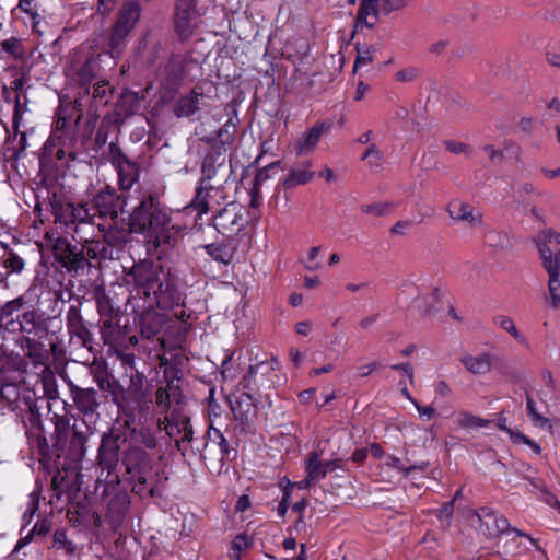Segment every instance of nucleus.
Here are the masks:
<instances>
[{"mask_svg":"<svg viewBox=\"0 0 560 560\" xmlns=\"http://www.w3.org/2000/svg\"><path fill=\"white\" fill-rule=\"evenodd\" d=\"M128 277L138 295L155 303L162 310H173V316L184 319V300L176 288L175 278L162 264L153 260H141L130 269Z\"/></svg>","mask_w":560,"mask_h":560,"instance_id":"1","label":"nucleus"},{"mask_svg":"<svg viewBox=\"0 0 560 560\" xmlns=\"http://www.w3.org/2000/svg\"><path fill=\"white\" fill-rule=\"evenodd\" d=\"M129 229L144 236L149 247L166 253L175 245L178 229L172 221L171 212L158 198L144 196L129 214Z\"/></svg>","mask_w":560,"mask_h":560,"instance_id":"2","label":"nucleus"},{"mask_svg":"<svg viewBox=\"0 0 560 560\" xmlns=\"http://www.w3.org/2000/svg\"><path fill=\"white\" fill-rule=\"evenodd\" d=\"M54 447L58 456L65 454L72 462H80L86 453V443L93 429L83 419L54 416Z\"/></svg>","mask_w":560,"mask_h":560,"instance_id":"3","label":"nucleus"},{"mask_svg":"<svg viewBox=\"0 0 560 560\" xmlns=\"http://www.w3.org/2000/svg\"><path fill=\"white\" fill-rule=\"evenodd\" d=\"M236 126L229 120L218 131L217 139L213 140L210 151L203 158L201 165L203 182H214L223 186L232 176V165L230 161L229 149L233 142Z\"/></svg>","mask_w":560,"mask_h":560,"instance_id":"4","label":"nucleus"},{"mask_svg":"<svg viewBox=\"0 0 560 560\" xmlns=\"http://www.w3.org/2000/svg\"><path fill=\"white\" fill-rule=\"evenodd\" d=\"M249 224L247 209L237 202L226 205L213 218V226L226 238H235L242 243V252L249 247L250 235L247 231Z\"/></svg>","mask_w":560,"mask_h":560,"instance_id":"5","label":"nucleus"},{"mask_svg":"<svg viewBox=\"0 0 560 560\" xmlns=\"http://www.w3.org/2000/svg\"><path fill=\"white\" fill-rule=\"evenodd\" d=\"M205 443L202 448L199 445L191 444L189 453L194 455L195 448L199 453V457L211 472H220L225 458H230L231 454L235 452L228 446V442L220 430L210 427L205 435Z\"/></svg>","mask_w":560,"mask_h":560,"instance_id":"6","label":"nucleus"},{"mask_svg":"<svg viewBox=\"0 0 560 560\" xmlns=\"http://www.w3.org/2000/svg\"><path fill=\"white\" fill-rule=\"evenodd\" d=\"M470 517H476L478 520L481 533L489 538H497L505 533L512 532L518 537H527L532 542L535 541V539L526 533L512 527L506 517L498 514L489 506H485L479 510H471L468 518Z\"/></svg>","mask_w":560,"mask_h":560,"instance_id":"7","label":"nucleus"},{"mask_svg":"<svg viewBox=\"0 0 560 560\" xmlns=\"http://www.w3.org/2000/svg\"><path fill=\"white\" fill-rule=\"evenodd\" d=\"M165 422L164 430L168 436H182L176 440V447L182 452L183 456H187L189 454V446L195 442L189 416L178 407H173L170 413L166 415Z\"/></svg>","mask_w":560,"mask_h":560,"instance_id":"8","label":"nucleus"},{"mask_svg":"<svg viewBox=\"0 0 560 560\" xmlns=\"http://www.w3.org/2000/svg\"><path fill=\"white\" fill-rule=\"evenodd\" d=\"M46 237L52 241L49 233H46ZM51 247L55 259L70 273L78 272L83 270L85 266H90V262L86 261L84 249L72 245L66 237L58 236L55 238Z\"/></svg>","mask_w":560,"mask_h":560,"instance_id":"9","label":"nucleus"},{"mask_svg":"<svg viewBox=\"0 0 560 560\" xmlns=\"http://www.w3.org/2000/svg\"><path fill=\"white\" fill-rule=\"evenodd\" d=\"M199 14L196 11V0H176L174 27L182 42L189 39L197 27Z\"/></svg>","mask_w":560,"mask_h":560,"instance_id":"10","label":"nucleus"},{"mask_svg":"<svg viewBox=\"0 0 560 560\" xmlns=\"http://www.w3.org/2000/svg\"><path fill=\"white\" fill-rule=\"evenodd\" d=\"M278 362L272 359L270 362L261 361L248 368L247 373L238 383V389L249 390L258 394L261 388H271V373L276 370Z\"/></svg>","mask_w":560,"mask_h":560,"instance_id":"11","label":"nucleus"},{"mask_svg":"<svg viewBox=\"0 0 560 560\" xmlns=\"http://www.w3.org/2000/svg\"><path fill=\"white\" fill-rule=\"evenodd\" d=\"M92 203L100 218L116 221L118 215L125 212L127 197L125 194L116 195L115 190L107 186L93 197Z\"/></svg>","mask_w":560,"mask_h":560,"instance_id":"12","label":"nucleus"},{"mask_svg":"<svg viewBox=\"0 0 560 560\" xmlns=\"http://www.w3.org/2000/svg\"><path fill=\"white\" fill-rule=\"evenodd\" d=\"M126 442V438L119 430H110L104 433L98 448V465L108 471L115 469L119 462V451L121 443Z\"/></svg>","mask_w":560,"mask_h":560,"instance_id":"13","label":"nucleus"},{"mask_svg":"<svg viewBox=\"0 0 560 560\" xmlns=\"http://www.w3.org/2000/svg\"><path fill=\"white\" fill-rule=\"evenodd\" d=\"M113 164L118 173V183L121 190H129L139 178V166L129 160L114 143L110 144Z\"/></svg>","mask_w":560,"mask_h":560,"instance_id":"14","label":"nucleus"},{"mask_svg":"<svg viewBox=\"0 0 560 560\" xmlns=\"http://www.w3.org/2000/svg\"><path fill=\"white\" fill-rule=\"evenodd\" d=\"M61 376L69 387L77 409L84 416H92L96 413L100 407L96 390L94 388H82L75 385L66 374Z\"/></svg>","mask_w":560,"mask_h":560,"instance_id":"15","label":"nucleus"},{"mask_svg":"<svg viewBox=\"0 0 560 560\" xmlns=\"http://www.w3.org/2000/svg\"><path fill=\"white\" fill-rule=\"evenodd\" d=\"M446 210L453 221L460 222L469 229L480 228L483 224L482 212L467 202L452 200Z\"/></svg>","mask_w":560,"mask_h":560,"instance_id":"16","label":"nucleus"},{"mask_svg":"<svg viewBox=\"0 0 560 560\" xmlns=\"http://www.w3.org/2000/svg\"><path fill=\"white\" fill-rule=\"evenodd\" d=\"M222 186L214 182L200 180L196 196L189 205V208L196 210L198 214L207 213L213 205H219L218 195L221 192Z\"/></svg>","mask_w":560,"mask_h":560,"instance_id":"17","label":"nucleus"},{"mask_svg":"<svg viewBox=\"0 0 560 560\" xmlns=\"http://www.w3.org/2000/svg\"><path fill=\"white\" fill-rule=\"evenodd\" d=\"M234 401H231V410L236 421L248 424L257 417L256 393L241 389Z\"/></svg>","mask_w":560,"mask_h":560,"instance_id":"18","label":"nucleus"},{"mask_svg":"<svg viewBox=\"0 0 560 560\" xmlns=\"http://www.w3.org/2000/svg\"><path fill=\"white\" fill-rule=\"evenodd\" d=\"M122 463L129 475H150L151 459L149 454L139 446H129L122 456Z\"/></svg>","mask_w":560,"mask_h":560,"instance_id":"19","label":"nucleus"},{"mask_svg":"<svg viewBox=\"0 0 560 560\" xmlns=\"http://www.w3.org/2000/svg\"><path fill=\"white\" fill-rule=\"evenodd\" d=\"M330 122H317L305 135L301 136L295 143L298 155H306L314 151L322 136L330 131Z\"/></svg>","mask_w":560,"mask_h":560,"instance_id":"20","label":"nucleus"},{"mask_svg":"<svg viewBox=\"0 0 560 560\" xmlns=\"http://www.w3.org/2000/svg\"><path fill=\"white\" fill-rule=\"evenodd\" d=\"M153 303L145 310L139 318L140 332L147 339L155 337L163 328L166 318L162 313L152 308Z\"/></svg>","mask_w":560,"mask_h":560,"instance_id":"21","label":"nucleus"},{"mask_svg":"<svg viewBox=\"0 0 560 560\" xmlns=\"http://www.w3.org/2000/svg\"><path fill=\"white\" fill-rule=\"evenodd\" d=\"M186 66L187 60L180 55H173L168 62L165 66V85L172 90L176 91L186 74Z\"/></svg>","mask_w":560,"mask_h":560,"instance_id":"22","label":"nucleus"},{"mask_svg":"<svg viewBox=\"0 0 560 560\" xmlns=\"http://www.w3.org/2000/svg\"><path fill=\"white\" fill-rule=\"evenodd\" d=\"M160 360L161 365L167 366L165 369V377L176 378L178 382L182 378L183 371L188 363V358L184 354L182 349L164 351Z\"/></svg>","mask_w":560,"mask_h":560,"instance_id":"23","label":"nucleus"},{"mask_svg":"<svg viewBox=\"0 0 560 560\" xmlns=\"http://www.w3.org/2000/svg\"><path fill=\"white\" fill-rule=\"evenodd\" d=\"M315 176V172L312 170V161H303L294 164L289 174L284 177L282 185L285 189L295 188L299 185H305L310 183Z\"/></svg>","mask_w":560,"mask_h":560,"instance_id":"24","label":"nucleus"},{"mask_svg":"<svg viewBox=\"0 0 560 560\" xmlns=\"http://www.w3.org/2000/svg\"><path fill=\"white\" fill-rule=\"evenodd\" d=\"M94 217L91 210L84 203H73V226L72 233L73 238L85 233L94 232Z\"/></svg>","mask_w":560,"mask_h":560,"instance_id":"25","label":"nucleus"},{"mask_svg":"<svg viewBox=\"0 0 560 560\" xmlns=\"http://www.w3.org/2000/svg\"><path fill=\"white\" fill-rule=\"evenodd\" d=\"M203 98V92L199 86H195L188 94L180 96L174 106V114L177 117H188L200 109V101Z\"/></svg>","mask_w":560,"mask_h":560,"instance_id":"26","label":"nucleus"},{"mask_svg":"<svg viewBox=\"0 0 560 560\" xmlns=\"http://www.w3.org/2000/svg\"><path fill=\"white\" fill-rule=\"evenodd\" d=\"M240 247L242 248V243H238L235 238H226L222 244L207 245L206 250L215 260L228 265L232 261L235 252Z\"/></svg>","mask_w":560,"mask_h":560,"instance_id":"27","label":"nucleus"},{"mask_svg":"<svg viewBox=\"0 0 560 560\" xmlns=\"http://www.w3.org/2000/svg\"><path fill=\"white\" fill-rule=\"evenodd\" d=\"M100 57L101 55L89 56L78 71L79 82L84 94H90L89 84L97 78L101 71Z\"/></svg>","mask_w":560,"mask_h":560,"instance_id":"28","label":"nucleus"},{"mask_svg":"<svg viewBox=\"0 0 560 560\" xmlns=\"http://www.w3.org/2000/svg\"><path fill=\"white\" fill-rule=\"evenodd\" d=\"M460 362L468 372L475 375L487 374L491 370V355L489 353L464 355L460 358Z\"/></svg>","mask_w":560,"mask_h":560,"instance_id":"29","label":"nucleus"},{"mask_svg":"<svg viewBox=\"0 0 560 560\" xmlns=\"http://www.w3.org/2000/svg\"><path fill=\"white\" fill-rule=\"evenodd\" d=\"M140 13H141V5H140L139 1H137V0L127 1L120 9L116 23L121 26H126L127 28L132 31L136 23L139 21Z\"/></svg>","mask_w":560,"mask_h":560,"instance_id":"30","label":"nucleus"},{"mask_svg":"<svg viewBox=\"0 0 560 560\" xmlns=\"http://www.w3.org/2000/svg\"><path fill=\"white\" fill-rule=\"evenodd\" d=\"M442 295L440 288H433L430 293L416 298V306L422 315L430 316L435 313V304L440 302Z\"/></svg>","mask_w":560,"mask_h":560,"instance_id":"31","label":"nucleus"},{"mask_svg":"<svg viewBox=\"0 0 560 560\" xmlns=\"http://www.w3.org/2000/svg\"><path fill=\"white\" fill-rule=\"evenodd\" d=\"M380 12L382 11L378 0H362L359 10V19L368 27H373L378 21Z\"/></svg>","mask_w":560,"mask_h":560,"instance_id":"32","label":"nucleus"},{"mask_svg":"<svg viewBox=\"0 0 560 560\" xmlns=\"http://www.w3.org/2000/svg\"><path fill=\"white\" fill-rule=\"evenodd\" d=\"M55 223H60L72 231L73 203L56 201L51 205Z\"/></svg>","mask_w":560,"mask_h":560,"instance_id":"33","label":"nucleus"},{"mask_svg":"<svg viewBox=\"0 0 560 560\" xmlns=\"http://www.w3.org/2000/svg\"><path fill=\"white\" fill-rule=\"evenodd\" d=\"M94 380L98 385L100 389L108 392L113 396V400L117 405H119V395L121 393V387L118 384V382L106 372L97 373L94 376Z\"/></svg>","mask_w":560,"mask_h":560,"instance_id":"34","label":"nucleus"},{"mask_svg":"<svg viewBox=\"0 0 560 560\" xmlns=\"http://www.w3.org/2000/svg\"><path fill=\"white\" fill-rule=\"evenodd\" d=\"M456 423L459 428L464 430L477 429L488 427L491 421L488 419H483L478 417L471 412L466 410H462L456 416Z\"/></svg>","mask_w":560,"mask_h":560,"instance_id":"35","label":"nucleus"},{"mask_svg":"<svg viewBox=\"0 0 560 560\" xmlns=\"http://www.w3.org/2000/svg\"><path fill=\"white\" fill-rule=\"evenodd\" d=\"M131 30L115 23L110 38L109 47L112 57L116 58L120 55L121 48L125 46V39Z\"/></svg>","mask_w":560,"mask_h":560,"instance_id":"36","label":"nucleus"},{"mask_svg":"<svg viewBox=\"0 0 560 560\" xmlns=\"http://www.w3.org/2000/svg\"><path fill=\"white\" fill-rule=\"evenodd\" d=\"M306 471L308 475V480L314 481H318L327 475L326 468L323 465V462L319 460L317 453L310 454L306 463Z\"/></svg>","mask_w":560,"mask_h":560,"instance_id":"37","label":"nucleus"},{"mask_svg":"<svg viewBox=\"0 0 560 560\" xmlns=\"http://www.w3.org/2000/svg\"><path fill=\"white\" fill-rule=\"evenodd\" d=\"M113 89L109 88V83L105 80L98 81L93 85L92 100L95 106L107 105L113 94Z\"/></svg>","mask_w":560,"mask_h":560,"instance_id":"38","label":"nucleus"},{"mask_svg":"<svg viewBox=\"0 0 560 560\" xmlns=\"http://www.w3.org/2000/svg\"><path fill=\"white\" fill-rule=\"evenodd\" d=\"M92 237L93 232L85 233L84 235H79L78 237L79 241L84 244V246L81 249H84L88 262L89 259H98L101 253V242L94 241Z\"/></svg>","mask_w":560,"mask_h":560,"instance_id":"39","label":"nucleus"},{"mask_svg":"<svg viewBox=\"0 0 560 560\" xmlns=\"http://www.w3.org/2000/svg\"><path fill=\"white\" fill-rule=\"evenodd\" d=\"M42 383L44 387V394L48 399H57L59 396L56 377L54 372L46 366L42 372Z\"/></svg>","mask_w":560,"mask_h":560,"instance_id":"40","label":"nucleus"},{"mask_svg":"<svg viewBox=\"0 0 560 560\" xmlns=\"http://www.w3.org/2000/svg\"><path fill=\"white\" fill-rule=\"evenodd\" d=\"M553 234L552 229H546L540 231L535 237L534 242L537 246L540 258H546L553 256L552 250L548 246V243L551 242V235Z\"/></svg>","mask_w":560,"mask_h":560,"instance_id":"41","label":"nucleus"},{"mask_svg":"<svg viewBox=\"0 0 560 560\" xmlns=\"http://www.w3.org/2000/svg\"><path fill=\"white\" fill-rule=\"evenodd\" d=\"M167 385L164 387L166 392V398L167 402H165V406H167V409L172 410V406L177 407L180 405L183 395L180 387L177 383H175L176 378L168 377Z\"/></svg>","mask_w":560,"mask_h":560,"instance_id":"42","label":"nucleus"},{"mask_svg":"<svg viewBox=\"0 0 560 560\" xmlns=\"http://www.w3.org/2000/svg\"><path fill=\"white\" fill-rule=\"evenodd\" d=\"M135 483L132 486V492L140 497L149 495L153 498L155 495L154 487L149 482V475H132Z\"/></svg>","mask_w":560,"mask_h":560,"instance_id":"43","label":"nucleus"},{"mask_svg":"<svg viewBox=\"0 0 560 560\" xmlns=\"http://www.w3.org/2000/svg\"><path fill=\"white\" fill-rule=\"evenodd\" d=\"M25 346L27 348V357L32 359L35 364H43L46 359V352L43 345L31 338H25Z\"/></svg>","mask_w":560,"mask_h":560,"instance_id":"44","label":"nucleus"},{"mask_svg":"<svg viewBox=\"0 0 560 560\" xmlns=\"http://www.w3.org/2000/svg\"><path fill=\"white\" fill-rule=\"evenodd\" d=\"M357 49V58L354 61L353 70L357 71V69L361 66H366L373 61L375 48L370 45H363L360 46L359 44L355 45Z\"/></svg>","mask_w":560,"mask_h":560,"instance_id":"45","label":"nucleus"},{"mask_svg":"<svg viewBox=\"0 0 560 560\" xmlns=\"http://www.w3.org/2000/svg\"><path fill=\"white\" fill-rule=\"evenodd\" d=\"M526 409L535 425L541 428L548 425L551 429L550 420L537 411L536 404L528 393L526 394Z\"/></svg>","mask_w":560,"mask_h":560,"instance_id":"46","label":"nucleus"},{"mask_svg":"<svg viewBox=\"0 0 560 560\" xmlns=\"http://www.w3.org/2000/svg\"><path fill=\"white\" fill-rule=\"evenodd\" d=\"M494 323L500 328H502L503 330L508 331L514 339H516L521 343H524L525 338H524V336L521 335V332L516 328V326H515V324H514V322H513V319L511 317L504 316V315L497 316L494 318Z\"/></svg>","mask_w":560,"mask_h":560,"instance_id":"47","label":"nucleus"},{"mask_svg":"<svg viewBox=\"0 0 560 560\" xmlns=\"http://www.w3.org/2000/svg\"><path fill=\"white\" fill-rule=\"evenodd\" d=\"M362 160L368 161L370 167L380 170L382 167L383 152L375 143H371L363 153Z\"/></svg>","mask_w":560,"mask_h":560,"instance_id":"48","label":"nucleus"},{"mask_svg":"<svg viewBox=\"0 0 560 560\" xmlns=\"http://www.w3.org/2000/svg\"><path fill=\"white\" fill-rule=\"evenodd\" d=\"M2 264L10 272H21L24 268V260L13 250H9L2 257Z\"/></svg>","mask_w":560,"mask_h":560,"instance_id":"49","label":"nucleus"},{"mask_svg":"<svg viewBox=\"0 0 560 560\" xmlns=\"http://www.w3.org/2000/svg\"><path fill=\"white\" fill-rule=\"evenodd\" d=\"M1 48L13 56L15 59H22L24 56V48L21 40L16 37H11L0 43Z\"/></svg>","mask_w":560,"mask_h":560,"instance_id":"50","label":"nucleus"},{"mask_svg":"<svg viewBox=\"0 0 560 560\" xmlns=\"http://www.w3.org/2000/svg\"><path fill=\"white\" fill-rule=\"evenodd\" d=\"M24 303L25 302L22 296H19L14 300L4 303L0 308V324L2 323V320L12 317L14 313L19 312L23 307Z\"/></svg>","mask_w":560,"mask_h":560,"instance_id":"51","label":"nucleus"},{"mask_svg":"<svg viewBox=\"0 0 560 560\" xmlns=\"http://www.w3.org/2000/svg\"><path fill=\"white\" fill-rule=\"evenodd\" d=\"M36 322L37 315L35 311L24 312L21 319L18 320V329L26 334H32L35 330Z\"/></svg>","mask_w":560,"mask_h":560,"instance_id":"52","label":"nucleus"},{"mask_svg":"<svg viewBox=\"0 0 560 560\" xmlns=\"http://www.w3.org/2000/svg\"><path fill=\"white\" fill-rule=\"evenodd\" d=\"M540 259L542 261V266H544L545 270L548 273V281L559 279L560 278V260L558 259V257L550 256V257L540 258Z\"/></svg>","mask_w":560,"mask_h":560,"instance_id":"53","label":"nucleus"},{"mask_svg":"<svg viewBox=\"0 0 560 560\" xmlns=\"http://www.w3.org/2000/svg\"><path fill=\"white\" fill-rule=\"evenodd\" d=\"M540 259L542 261V266H544L545 270L548 273V281L559 279L560 278V260L558 259V257L550 256V257L540 258Z\"/></svg>","mask_w":560,"mask_h":560,"instance_id":"54","label":"nucleus"},{"mask_svg":"<svg viewBox=\"0 0 560 560\" xmlns=\"http://www.w3.org/2000/svg\"><path fill=\"white\" fill-rule=\"evenodd\" d=\"M393 203L389 202H375L362 206L361 210L364 213L383 217L393 210Z\"/></svg>","mask_w":560,"mask_h":560,"instance_id":"55","label":"nucleus"},{"mask_svg":"<svg viewBox=\"0 0 560 560\" xmlns=\"http://www.w3.org/2000/svg\"><path fill=\"white\" fill-rule=\"evenodd\" d=\"M96 304L101 315L112 316L114 306L104 291L96 293Z\"/></svg>","mask_w":560,"mask_h":560,"instance_id":"56","label":"nucleus"},{"mask_svg":"<svg viewBox=\"0 0 560 560\" xmlns=\"http://www.w3.org/2000/svg\"><path fill=\"white\" fill-rule=\"evenodd\" d=\"M380 1V8L381 11L384 14H389L393 11H398L404 9L409 4L411 0H378Z\"/></svg>","mask_w":560,"mask_h":560,"instance_id":"57","label":"nucleus"},{"mask_svg":"<svg viewBox=\"0 0 560 560\" xmlns=\"http://www.w3.org/2000/svg\"><path fill=\"white\" fill-rule=\"evenodd\" d=\"M444 147L447 151L454 154H464L465 156H470L471 154L469 145L464 142L446 140L444 141Z\"/></svg>","mask_w":560,"mask_h":560,"instance_id":"58","label":"nucleus"},{"mask_svg":"<svg viewBox=\"0 0 560 560\" xmlns=\"http://www.w3.org/2000/svg\"><path fill=\"white\" fill-rule=\"evenodd\" d=\"M548 291L551 300V307L560 310V278L548 281Z\"/></svg>","mask_w":560,"mask_h":560,"instance_id":"59","label":"nucleus"},{"mask_svg":"<svg viewBox=\"0 0 560 560\" xmlns=\"http://www.w3.org/2000/svg\"><path fill=\"white\" fill-rule=\"evenodd\" d=\"M419 77V70L415 67H408L396 72L395 79L398 82H412Z\"/></svg>","mask_w":560,"mask_h":560,"instance_id":"60","label":"nucleus"},{"mask_svg":"<svg viewBox=\"0 0 560 560\" xmlns=\"http://www.w3.org/2000/svg\"><path fill=\"white\" fill-rule=\"evenodd\" d=\"M138 442L143 444L145 447L153 450L158 445L156 438L148 429H141L138 433Z\"/></svg>","mask_w":560,"mask_h":560,"instance_id":"61","label":"nucleus"},{"mask_svg":"<svg viewBox=\"0 0 560 560\" xmlns=\"http://www.w3.org/2000/svg\"><path fill=\"white\" fill-rule=\"evenodd\" d=\"M54 546L63 548L68 553L73 552L74 546L68 541L66 533L63 530H56L54 534Z\"/></svg>","mask_w":560,"mask_h":560,"instance_id":"62","label":"nucleus"},{"mask_svg":"<svg viewBox=\"0 0 560 560\" xmlns=\"http://www.w3.org/2000/svg\"><path fill=\"white\" fill-rule=\"evenodd\" d=\"M389 466L392 467H395L399 470H404L406 474H409L413 470H424L427 467H428V463H421L419 465H412V466H409L407 468H405L402 465H401V462L399 458L397 457H390L389 458V462L387 463Z\"/></svg>","mask_w":560,"mask_h":560,"instance_id":"63","label":"nucleus"},{"mask_svg":"<svg viewBox=\"0 0 560 560\" xmlns=\"http://www.w3.org/2000/svg\"><path fill=\"white\" fill-rule=\"evenodd\" d=\"M512 441H513V443H516V444L524 443V444L528 445L530 447V450L538 455L541 453V447L539 446V444H537L535 441H533L532 439H529L528 436H526L523 433L513 434Z\"/></svg>","mask_w":560,"mask_h":560,"instance_id":"64","label":"nucleus"}]
</instances>
